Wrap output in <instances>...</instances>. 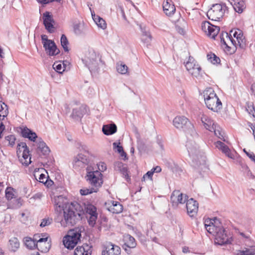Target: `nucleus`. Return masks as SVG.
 Returning a JSON list of instances; mask_svg holds the SVG:
<instances>
[{"label":"nucleus","mask_w":255,"mask_h":255,"mask_svg":"<svg viewBox=\"0 0 255 255\" xmlns=\"http://www.w3.org/2000/svg\"><path fill=\"white\" fill-rule=\"evenodd\" d=\"M80 207L77 202H71L64 208L63 219L60 221L62 226H74L81 219Z\"/></svg>","instance_id":"obj_1"},{"label":"nucleus","mask_w":255,"mask_h":255,"mask_svg":"<svg viewBox=\"0 0 255 255\" xmlns=\"http://www.w3.org/2000/svg\"><path fill=\"white\" fill-rule=\"evenodd\" d=\"M189 155L194 166H199L205 162V157L199 144L194 140L188 139L186 144Z\"/></svg>","instance_id":"obj_2"},{"label":"nucleus","mask_w":255,"mask_h":255,"mask_svg":"<svg viewBox=\"0 0 255 255\" xmlns=\"http://www.w3.org/2000/svg\"><path fill=\"white\" fill-rule=\"evenodd\" d=\"M203 96L205 103L209 109L215 112L222 109V102L212 88H206L203 92Z\"/></svg>","instance_id":"obj_3"},{"label":"nucleus","mask_w":255,"mask_h":255,"mask_svg":"<svg viewBox=\"0 0 255 255\" xmlns=\"http://www.w3.org/2000/svg\"><path fill=\"white\" fill-rule=\"evenodd\" d=\"M174 126L179 129L183 130L187 135H190L193 137L198 136L193 125L184 116H177L173 121Z\"/></svg>","instance_id":"obj_4"},{"label":"nucleus","mask_w":255,"mask_h":255,"mask_svg":"<svg viewBox=\"0 0 255 255\" xmlns=\"http://www.w3.org/2000/svg\"><path fill=\"white\" fill-rule=\"evenodd\" d=\"M81 232V228H75L69 230L68 234L63 238L64 246L68 249H73L80 241Z\"/></svg>","instance_id":"obj_5"},{"label":"nucleus","mask_w":255,"mask_h":255,"mask_svg":"<svg viewBox=\"0 0 255 255\" xmlns=\"http://www.w3.org/2000/svg\"><path fill=\"white\" fill-rule=\"evenodd\" d=\"M82 60L90 71H92L97 69L99 57L93 49H89L86 53Z\"/></svg>","instance_id":"obj_6"},{"label":"nucleus","mask_w":255,"mask_h":255,"mask_svg":"<svg viewBox=\"0 0 255 255\" xmlns=\"http://www.w3.org/2000/svg\"><path fill=\"white\" fill-rule=\"evenodd\" d=\"M87 170V174L86 176L87 181L93 188H97L98 190L103 184L102 174L98 170L89 171L88 169Z\"/></svg>","instance_id":"obj_7"},{"label":"nucleus","mask_w":255,"mask_h":255,"mask_svg":"<svg viewBox=\"0 0 255 255\" xmlns=\"http://www.w3.org/2000/svg\"><path fill=\"white\" fill-rule=\"evenodd\" d=\"M224 12L225 9L222 4L216 3L213 4L212 7L208 10L207 15L209 19L217 21L223 17Z\"/></svg>","instance_id":"obj_8"},{"label":"nucleus","mask_w":255,"mask_h":255,"mask_svg":"<svg viewBox=\"0 0 255 255\" xmlns=\"http://www.w3.org/2000/svg\"><path fill=\"white\" fill-rule=\"evenodd\" d=\"M21 134L23 137L28 138L32 141H35L38 151L44 147L46 145L45 142L41 138L38 137L35 132L32 131L26 127L22 129Z\"/></svg>","instance_id":"obj_9"},{"label":"nucleus","mask_w":255,"mask_h":255,"mask_svg":"<svg viewBox=\"0 0 255 255\" xmlns=\"http://www.w3.org/2000/svg\"><path fill=\"white\" fill-rule=\"evenodd\" d=\"M185 66L193 77L198 78L201 76V68L193 57H189L188 61L185 63Z\"/></svg>","instance_id":"obj_10"},{"label":"nucleus","mask_w":255,"mask_h":255,"mask_svg":"<svg viewBox=\"0 0 255 255\" xmlns=\"http://www.w3.org/2000/svg\"><path fill=\"white\" fill-rule=\"evenodd\" d=\"M226 231L222 227H217L214 232L211 233L215 236L216 243L220 245L228 244L231 243L229 238L225 233Z\"/></svg>","instance_id":"obj_11"},{"label":"nucleus","mask_w":255,"mask_h":255,"mask_svg":"<svg viewBox=\"0 0 255 255\" xmlns=\"http://www.w3.org/2000/svg\"><path fill=\"white\" fill-rule=\"evenodd\" d=\"M17 152L18 154L21 153L22 158L20 159L22 164L28 165L30 162L29 151L25 142H21L17 144Z\"/></svg>","instance_id":"obj_12"},{"label":"nucleus","mask_w":255,"mask_h":255,"mask_svg":"<svg viewBox=\"0 0 255 255\" xmlns=\"http://www.w3.org/2000/svg\"><path fill=\"white\" fill-rule=\"evenodd\" d=\"M89 162V152L85 150L84 153H80L74 157L73 165L75 168H83L87 165Z\"/></svg>","instance_id":"obj_13"},{"label":"nucleus","mask_w":255,"mask_h":255,"mask_svg":"<svg viewBox=\"0 0 255 255\" xmlns=\"http://www.w3.org/2000/svg\"><path fill=\"white\" fill-rule=\"evenodd\" d=\"M86 211L89 215V216H87L89 224L93 227L96 224L97 219L98 213L97 212V208L92 204H88L86 208Z\"/></svg>","instance_id":"obj_14"},{"label":"nucleus","mask_w":255,"mask_h":255,"mask_svg":"<svg viewBox=\"0 0 255 255\" xmlns=\"http://www.w3.org/2000/svg\"><path fill=\"white\" fill-rule=\"evenodd\" d=\"M43 24L46 29L50 33H53L55 30L54 27V20L53 16L48 11H46L43 14Z\"/></svg>","instance_id":"obj_15"},{"label":"nucleus","mask_w":255,"mask_h":255,"mask_svg":"<svg viewBox=\"0 0 255 255\" xmlns=\"http://www.w3.org/2000/svg\"><path fill=\"white\" fill-rule=\"evenodd\" d=\"M221 42L222 44V46L224 48H227L228 51L231 48V45H233L236 47V41L233 37L231 35H229L227 32H224L222 33L221 36Z\"/></svg>","instance_id":"obj_16"},{"label":"nucleus","mask_w":255,"mask_h":255,"mask_svg":"<svg viewBox=\"0 0 255 255\" xmlns=\"http://www.w3.org/2000/svg\"><path fill=\"white\" fill-rule=\"evenodd\" d=\"M105 208L113 214H119L123 211V207L122 204L118 201H109L105 204Z\"/></svg>","instance_id":"obj_17"},{"label":"nucleus","mask_w":255,"mask_h":255,"mask_svg":"<svg viewBox=\"0 0 255 255\" xmlns=\"http://www.w3.org/2000/svg\"><path fill=\"white\" fill-rule=\"evenodd\" d=\"M50 240L48 237L40 238L37 240L36 248L40 252H47L50 248Z\"/></svg>","instance_id":"obj_18"},{"label":"nucleus","mask_w":255,"mask_h":255,"mask_svg":"<svg viewBox=\"0 0 255 255\" xmlns=\"http://www.w3.org/2000/svg\"><path fill=\"white\" fill-rule=\"evenodd\" d=\"M105 250L102 253V255H105L106 253L108 255H120L121 250V248L111 243H108L104 246Z\"/></svg>","instance_id":"obj_19"},{"label":"nucleus","mask_w":255,"mask_h":255,"mask_svg":"<svg viewBox=\"0 0 255 255\" xmlns=\"http://www.w3.org/2000/svg\"><path fill=\"white\" fill-rule=\"evenodd\" d=\"M187 196L183 194L179 190H175L173 192L170 199L173 204H183L187 201Z\"/></svg>","instance_id":"obj_20"},{"label":"nucleus","mask_w":255,"mask_h":255,"mask_svg":"<svg viewBox=\"0 0 255 255\" xmlns=\"http://www.w3.org/2000/svg\"><path fill=\"white\" fill-rule=\"evenodd\" d=\"M53 202L55 210L57 212L64 210L66 205L70 204V203L68 202L67 198L61 195L55 197L53 199Z\"/></svg>","instance_id":"obj_21"},{"label":"nucleus","mask_w":255,"mask_h":255,"mask_svg":"<svg viewBox=\"0 0 255 255\" xmlns=\"http://www.w3.org/2000/svg\"><path fill=\"white\" fill-rule=\"evenodd\" d=\"M186 208L188 214L191 217L195 216L198 210V203L193 198L187 200Z\"/></svg>","instance_id":"obj_22"},{"label":"nucleus","mask_w":255,"mask_h":255,"mask_svg":"<svg viewBox=\"0 0 255 255\" xmlns=\"http://www.w3.org/2000/svg\"><path fill=\"white\" fill-rule=\"evenodd\" d=\"M43 47L46 53L49 56L56 55L60 52V50L57 48L55 42L53 40L48 41L47 43H44Z\"/></svg>","instance_id":"obj_23"},{"label":"nucleus","mask_w":255,"mask_h":255,"mask_svg":"<svg viewBox=\"0 0 255 255\" xmlns=\"http://www.w3.org/2000/svg\"><path fill=\"white\" fill-rule=\"evenodd\" d=\"M114 169L116 171L120 172L127 181L130 179L128 176L127 166L120 161H117L114 163Z\"/></svg>","instance_id":"obj_24"},{"label":"nucleus","mask_w":255,"mask_h":255,"mask_svg":"<svg viewBox=\"0 0 255 255\" xmlns=\"http://www.w3.org/2000/svg\"><path fill=\"white\" fill-rule=\"evenodd\" d=\"M202 123L205 128L210 131H212L215 129V124L214 121L205 115H202L201 118Z\"/></svg>","instance_id":"obj_25"},{"label":"nucleus","mask_w":255,"mask_h":255,"mask_svg":"<svg viewBox=\"0 0 255 255\" xmlns=\"http://www.w3.org/2000/svg\"><path fill=\"white\" fill-rule=\"evenodd\" d=\"M216 147L221 150L223 153L225 154L230 158L234 159V155L232 153L228 146L221 141H218L215 142Z\"/></svg>","instance_id":"obj_26"},{"label":"nucleus","mask_w":255,"mask_h":255,"mask_svg":"<svg viewBox=\"0 0 255 255\" xmlns=\"http://www.w3.org/2000/svg\"><path fill=\"white\" fill-rule=\"evenodd\" d=\"M117 128L115 124L104 125L102 128L103 133L106 135H111L117 132Z\"/></svg>","instance_id":"obj_27"},{"label":"nucleus","mask_w":255,"mask_h":255,"mask_svg":"<svg viewBox=\"0 0 255 255\" xmlns=\"http://www.w3.org/2000/svg\"><path fill=\"white\" fill-rule=\"evenodd\" d=\"M141 30L142 32V41L146 45H148L152 40L151 35L150 32L147 30L145 28H141Z\"/></svg>","instance_id":"obj_28"},{"label":"nucleus","mask_w":255,"mask_h":255,"mask_svg":"<svg viewBox=\"0 0 255 255\" xmlns=\"http://www.w3.org/2000/svg\"><path fill=\"white\" fill-rule=\"evenodd\" d=\"M235 10L240 13H242L246 8L245 2L244 0H236L233 4Z\"/></svg>","instance_id":"obj_29"},{"label":"nucleus","mask_w":255,"mask_h":255,"mask_svg":"<svg viewBox=\"0 0 255 255\" xmlns=\"http://www.w3.org/2000/svg\"><path fill=\"white\" fill-rule=\"evenodd\" d=\"M236 255H255V246L245 248L242 250H238Z\"/></svg>","instance_id":"obj_30"},{"label":"nucleus","mask_w":255,"mask_h":255,"mask_svg":"<svg viewBox=\"0 0 255 255\" xmlns=\"http://www.w3.org/2000/svg\"><path fill=\"white\" fill-rule=\"evenodd\" d=\"M92 15L94 21L99 28H101L102 29H105L107 28V24L104 19L99 15L93 14L92 13Z\"/></svg>","instance_id":"obj_31"},{"label":"nucleus","mask_w":255,"mask_h":255,"mask_svg":"<svg viewBox=\"0 0 255 255\" xmlns=\"http://www.w3.org/2000/svg\"><path fill=\"white\" fill-rule=\"evenodd\" d=\"M74 32L75 34L80 35L85 33V28L83 23L78 22L73 25Z\"/></svg>","instance_id":"obj_32"},{"label":"nucleus","mask_w":255,"mask_h":255,"mask_svg":"<svg viewBox=\"0 0 255 255\" xmlns=\"http://www.w3.org/2000/svg\"><path fill=\"white\" fill-rule=\"evenodd\" d=\"M19 248V243L18 239L16 238H13L9 240L8 249L12 252H16Z\"/></svg>","instance_id":"obj_33"},{"label":"nucleus","mask_w":255,"mask_h":255,"mask_svg":"<svg viewBox=\"0 0 255 255\" xmlns=\"http://www.w3.org/2000/svg\"><path fill=\"white\" fill-rule=\"evenodd\" d=\"M124 240L125 241V243L124 244L125 246L129 248H134L136 247V244L135 239L130 235H127L125 236Z\"/></svg>","instance_id":"obj_34"},{"label":"nucleus","mask_w":255,"mask_h":255,"mask_svg":"<svg viewBox=\"0 0 255 255\" xmlns=\"http://www.w3.org/2000/svg\"><path fill=\"white\" fill-rule=\"evenodd\" d=\"M88 246L78 247L74 251V255H91V252L88 250Z\"/></svg>","instance_id":"obj_35"},{"label":"nucleus","mask_w":255,"mask_h":255,"mask_svg":"<svg viewBox=\"0 0 255 255\" xmlns=\"http://www.w3.org/2000/svg\"><path fill=\"white\" fill-rule=\"evenodd\" d=\"M163 9L164 13L167 15L173 14L175 10L174 5L169 4L167 1L163 2Z\"/></svg>","instance_id":"obj_36"},{"label":"nucleus","mask_w":255,"mask_h":255,"mask_svg":"<svg viewBox=\"0 0 255 255\" xmlns=\"http://www.w3.org/2000/svg\"><path fill=\"white\" fill-rule=\"evenodd\" d=\"M23 200L21 198L17 199H13V201L10 202L8 204V208L12 209H18L22 205Z\"/></svg>","instance_id":"obj_37"},{"label":"nucleus","mask_w":255,"mask_h":255,"mask_svg":"<svg viewBox=\"0 0 255 255\" xmlns=\"http://www.w3.org/2000/svg\"><path fill=\"white\" fill-rule=\"evenodd\" d=\"M24 242L26 247L29 249L36 248V239L32 240L31 238L26 237L24 238Z\"/></svg>","instance_id":"obj_38"},{"label":"nucleus","mask_w":255,"mask_h":255,"mask_svg":"<svg viewBox=\"0 0 255 255\" xmlns=\"http://www.w3.org/2000/svg\"><path fill=\"white\" fill-rule=\"evenodd\" d=\"M34 176L35 178L39 182L46 184L47 182V178L45 174L41 173L40 174L37 173V171H35V173L34 174Z\"/></svg>","instance_id":"obj_39"},{"label":"nucleus","mask_w":255,"mask_h":255,"mask_svg":"<svg viewBox=\"0 0 255 255\" xmlns=\"http://www.w3.org/2000/svg\"><path fill=\"white\" fill-rule=\"evenodd\" d=\"M204 225L206 230L210 234L213 233L217 227L214 225L211 219L206 220Z\"/></svg>","instance_id":"obj_40"},{"label":"nucleus","mask_w":255,"mask_h":255,"mask_svg":"<svg viewBox=\"0 0 255 255\" xmlns=\"http://www.w3.org/2000/svg\"><path fill=\"white\" fill-rule=\"evenodd\" d=\"M5 197L8 200L15 198V191L11 187H7L5 190Z\"/></svg>","instance_id":"obj_41"},{"label":"nucleus","mask_w":255,"mask_h":255,"mask_svg":"<svg viewBox=\"0 0 255 255\" xmlns=\"http://www.w3.org/2000/svg\"><path fill=\"white\" fill-rule=\"evenodd\" d=\"M117 70L119 73L126 74L128 72V67L123 63H118L117 64Z\"/></svg>","instance_id":"obj_42"},{"label":"nucleus","mask_w":255,"mask_h":255,"mask_svg":"<svg viewBox=\"0 0 255 255\" xmlns=\"http://www.w3.org/2000/svg\"><path fill=\"white\" fill-rule=\"evenodd\" d=\"M84 109L82 107L74 109L73 110L72 116L73 118L78 119L81 118L83 115Z\"/></svg>","instance_id":"obj_43"},{"label":"nucleus","mask_w":255,"mask_h":255,"mask_svg":"<svg viewBox=\"0 0 255 255\" xmlns=\"http://www.w3.org/2000/svg\"><path fill=\"white\" fill-rule=\"evenodd\" d=\"M235 40L237 43L236 47L239 46L242 49L245 48L246 45V40L243 35V34L239 36L238 38H236Z\"/></svg>","instance_id":"obj_44"},{"label":"nucleus","mask_w":255,"mask_h":255,"mask_svg":"<svg viewBox=\"0 0 255 255\" xmlns=\"http://www.w3.org/2000/svg\"><path fill=\"white\" fill-rule=\"evenodd\" d=\"M214 28V25L211 24L209 22L207 21H204L202 22L201 24V28L203 31H204L207 35H208V33H209V30L211 28Z\"/></svg>","instance_id":"obj_45"},{"label":"nucleus","mask_w":255,"mask_h":255,"mask_svg":"<svg viewBox=\"0 0 255 255\" xmlns=\"http://www.w3.org/2000/svg\"><path fill=\"white\" fill-rule=\"evenodd\" d=\"M61 44L65 52L69 51L68 44L69 42L65 35L62 34L61 37Z\"/></svg>","instance_id":"obj_46"},{"label":"nucleus","mask_w":255,"mask_h":255,"mask_svg":"<svg viewBox=\"0 0 255 255\" xmlns=\"http://www.w3.org/2000/svg\"><path fill=\"white\" fill-rule=\"evenodd\" d=\"M208 60L214 64L220 62V59L214 53H210L207 55Z\"/></svg>","instance_id":"obj_47"},{"label":"nucleus","mask_w":255,"mask_h":255,"mask_svg":"<svg viewBox=\"0 0 255 255\" xmlns=\"http://www.w3.org/2000/svg\"><path fill=\"white\" fill-rule=\"evenodd\" d=\"M214 28H211L208 33V36L211 37L212 38H215L217 35L218 34L220 31V28L218 26L214 25Z\"/></svg>","instance_id":"obj_48"},{"label":"nucleus","mask_w":255,"mask_h":255,"mask_svg":"<svg viewBox=\"0 0 255 255\" xmlns=\"http://www.w3.org/2000/svg\"><path fill=\"white\" fill-rule=\"evenodd\" d=\"M53 68L55 71L60 74L64 71L63 64L59 62H55L53 65Z\"/></svg>","instance_id":"obj_49"},{"label":"nucleus","mask_w":255,"mask_h":255,"mask_svg":"<svg viewBox=\"0 0 255 255\" xmlns=\"http://www.w3.org/2000/svg\"><path fill=\"white\" fill-rule=\"evenodd\" d=\"M16 138L14 135H9L5 137V141L7 142L8 145L13 146L15 144Z\"/></svg>","instance_id":"obj_50"},{"label":"nucleus","mask_w":255,"mask_h":255,"mask_svg":"<svg viewBox=\"0 0 255 255\" xmlns=\"http://www.w3.org/2000/svg\"><path fill=\"white\" fill-rule=\"evenodd\" d=\"M0 113L2 114V116H7L8 111L6 105L4 103L0 101Z\"/></svg>","instance_id":"obj_51"},{"label":"nucleus","mask_w":255,"mask_h":255,"mask_svg":"<svg viewBox=\"0 0 255 255\" xmlns=\"http://www.w3.org/2000/svg\"><path fill=\"white\" fill-rule=\"evenodd\" d=\"M243 34V33L242 31L239 29L232 30L230 32L231 36L232 37V36H233V38L235 39L238 38L239 36H241Z\"/></svg>","instance_id":"obj_52"},{"label":"nucleus","mask_w":255,"mask_h":255,"mask_svg":"<svg viewBox=\"0 0 255 255\" xmlns=\"http://www.w3.org/2000/svg\"><path fill=\"white\" fill-rule=\"evenodd\" d=\"M98 190L97 188H92L91 189H81L80 192L81 195H87L89 194L93 193V192H97Z\"/></svg>","instance_id":"obj_53"},{"label":"nucleus","mask_w":255,"mask_h":255,"mask_svg":"<svg viewBox=\"0 0 255 255\" xmlns=\"http://www.w3.org/2000/svg\"><path fill=\"white\" fill-rule=\"evenodd\" d=\"M220 129V128L219 127V126L216 125L215 126V129H214L212 132H214L215 135L218 137L220 139H222L223 138V135Z\"/></svg>","instance_id":"obj_54"},{"label":"nucleus","mask_w":255,"mask_h":255,"mask_svg":"<svg viewBox=\"0 0 255 255\" xmlns=\"http://www.w3.org/2000/svg\"><path fill=\"white\" fill-rule=\"evenodd\" d=\"M52 219L49 218H46L42 220L40 226L42 227H44L50 225L52 223Z\"/></svg>","instance_id":"obj_55"},{"label":"nucleus","mask_w":255,"mask_h":255,"mask_svg":"<svg viewBox=\"0 0 255 255\" xmlns=\"http://www.w3.org/2000/svg\"><path fill=\"white\" fill-rule=\"evenodd\" d=\"M120 144V142H115L113 144L114 149H117V151L119 153H121V152H122V150H123V147L122 146H121Z\"/></svg>","instance_id":"obj_56"},{"label":"nucleus","mask_w":255,"mask_h":255,"mask_svg":"<svg viewBox=\"0 0 255 255\" xmlns=\"http://www.w3.org/2000/svg\"><path fill=\"white\" fill-rule=\"evenodd\" d=\"M38 151H40L44 155H48L49 153H50V150L49 148L47 146V145L46 144L44 146V147H43Z\"/></svg>","instance_id":"obj_57"},{"label":"nucleus","mask_w":255,"mask_h":255,"mask_svg":"<svg viewBox=\"0 0 255 255\" xmlns=\"http://www.w3.org/2000/svg\"><path fill=\"white\" fill-rule=\"evenodd\" d=\"M98 168L100 171L103 172L107 169L106 164L103 162H100L97 164Z\"/></svg>","instance_id":"obj_58"},{"label":"nucleus","mask_w":255,"mask_h":255,"mask_svg":"<svg viewBox=\"0 0 255 255\" xmlns=\"http://www.w3.org/2000/svg\"><path fill=\"white\" fill-rule=\"evenodd\" d=\"M41 40H42V43L43 45L44 43H47L48 42V41H50L51 40L48 39L47 35H41Z\"/></svg>","instance_id":"obj_59"},{"label":"nucleus","mask_w":255,"mask_h":255,"mask_svg":"<svg viewBox=\"0 0 255 255\" xmlns=\"http://www.w3.org/2000/svg\"><path fill=\"white\" fill-rule=\"evenodd\" d=\"M247 155L255 163V155L253 152L247 153Z\"/></svg>","instance_id":"obj_60"},{"label":"nucleus","mask_w":255,"mask_h":255,"mask_svg":"<svg viewBox=\"0 0 255 255\" xmlns=\"http://www.w3.org/2000/svg\"><path fill=\"white\" fill-rule=\"evenodd\" d=\"M153 174V172L152 171V169L150 171H148L144 176L143 178H145V176H147L148 178L150 179H152V177Z\"/></svg>","instance_id":"obj_61"},{"label":"nucleus","mask_w":255,"mask_h":255,"mask_svg":"<svg viewBox=\"0 0 255 255\" xmlns=\"http://www.w3.org/2000/svg\"><path fill=\"white\" fill-rule=\"evenodd\" d=\"M4 128H5L4 125L2 123H1L0 124V138H1L2 137V133L4 129Z\"/></svg>","instance_id":"obj_62"},{"label":"nucleus","mask_w":255,"mask_h":255,"mask_svg":"<svg viewBox=\"0 0 255 255\" xmlns=\"http://www.w3.org/2000/svg\"><path fill=\"white\" fill-rule=\"evenodd\" d=\"M152 171L153 173H159L161 171V168L160 166H157L155 167H154L152 169Z\"/></svg>","instance_id":"obj_63"},{"label":"nucleus","mask_w":255,"mask_h":255,"mask_svg":"<svg viewBox=\"0 0 255 255\" xmlns=\"http://www.w3.org/2000/svg\"><path fill=\"white\" fill-rule=\"evenodd\" d=\"M54 1L59 2L60 1V0H42L41 1V3H42L43 4H47L49 2Z\"/></svg>","instance_id":"obj_64"}]
</instances>
